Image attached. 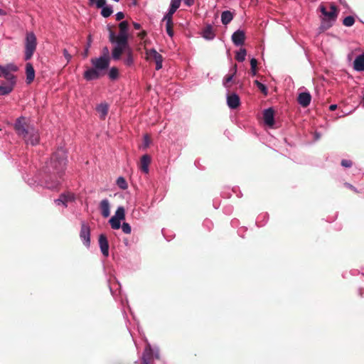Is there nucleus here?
<instances>
[{
    "instance_id": "obj_1",
    "label": "nucleus",
    "mask_w": 364,
    "mask_h": 364,
    "mask_svg": "<svg viewBox=\"0 0 364 364\" xmlns=\"http://www.w3.org/2000/svg\"><path fill=\"white\" fill-rule=\"evenodd\" d=\"M67 165L66 151L59 147L46 162L44 167V176L39 179L38 184L49 190H58L63 181Z\"/></svg>"
},
{
    "instance_id": "obj_2",
    "label": "nucleus",
    "mask_w": 364,
    "mask_h": 364,
    "mask_svg": "<svg viewBox=\"0 0 364 364\" xmlns=\"http://www.w3.org/2000/svg\"><path fill=\"white\" fill-rule=\"evenodd\" d=\"M37 38L33 32H27L24 38V60H30L37 48Z\"/></svg>"
},
{
    "instance_id": "obj_3",
    "label": "nucleus",
    "mask_w": 364,
    "mask_h": 364,
    "mask_svg": "<svg viewBox=\"0 0 364 364\" xmlns=\"http://www.w3.org/2000/svg\"><path fill=\"white\" fill-rule=\"evenodd\" d=\"M319 9L321 14L324 16V18L322 19V27L325 28L331 27L337 17L336 6L331 5L330 11H327L323 5H321Z\"/></svg>"
},
{
    "instance_id": "obj_4",
    "label": "nucleus",
    "mask_w": 364,
    "mask_h": 364,
    "mask_svg": "<svg viewBox=\"0 0 364 364\" xmlns=\"http://www.w3.org/2000/svg\"><path fill=\"white\" fill-rule=\"evenodd\" d=\"M40 135L38 130L31 125H26L24 123V143L32 146L38 144Z\"/></svg>"
},
{
    "instance_id": "obj_5",
    "label": "nucleus",
    "mask_w": 364,
    "mask_h": 364,
    "mask_svg": "<svg viewBox=\"0 0 364 364\" xmlns=\"http://www.w3.org/2000/svg\"><path fill=\"white\" fill-rule=\"evenodd\" d=\"M154 358L159 359V350L158 347L152 348L151 346L148 343L142 354L141 364H150L151 360Z\"/></svg>"
},
{
    "instance_id": "obj_6",
    "label": "nucleus",
    "mask_w": 364,
    "mask_h": 364,
    "mask_svg": "<svg viewBox=\"0 0 364 364\" xmlns=\"http://www.w3.org/2000/svg\"><path fill=\"white\" fill-rule=\"evenodd\" d=\"M90 62L92 66L101 73L102 71L106 70L109 68L110 60L108 55H102L92 58Z\"/></svg>"
},
{
    "instance_id": "obj_7",
    "label": "nucleus",
    "mask_w": 364,
    "mask_h": 364,
    "mask_svg": "<svg viewBox=\"0 0 364 364\" xmlns=\"http://www.w3.org/2000/svg\"><path fill=\"white\" fill-rule=\"evenodd\" d=\"M90 225L86 222L82 221L80 223V238L82 244L87 248L90 247Z\"/></svg>"
},
{
    "instance_id": "obj_8",
    "label": "nucleus",
    "mask_w": 364,
    "mask_h": 364,
    "mask_svg": "<svg viewBox=\"0 0 364 364\" xmlns=\"http://www.w3.org/2000/svg\"><path fill=\"white\" fill-rule=\"evenodd\" d=\"M76 200V196L74 193L67 191L62 193L59 198L54 200V203L56 205H62L64 208L68 207V203L70 202H74Z\"/></svg>"
},
{
    "instance_id": "obj_9",
    "label": "nucleus",
    "mask_w": 364,
    "mask_h": 364,
    "mask_svg": "<svg viewBox=\"0 0 364 364\" xmlns=\"http://www.w3.org/2000/svg\"><path fill=\"white\" fill-rule=\"evenodd\" d=\"M146 55L148 60L154 59L156 63V70H159L162 68L163 57L156 49L151 48L146 50Z\"/></svg>"
},
{
    "instance_id": "obj_10",
    "label": "nucleus",
    "mask_w": 364,
    "mask_h": 364,
    "mask_svg": "<svg viewBox=\"0 0 364 364\" xmlns=\"http://www.w3.org/2000/svg\"><path fill=\"white\" fill-rule=\"evenodd\" d=\"M127 39H128L127 35L118 34L116 36L114 32L110 31V33H109V41L112 43H116L115 46L125 48L127 45Z\"/></svg>"
},
{
    "instance_id": "obj_11",
    "label": "nucleus",
    "mask_w": 364,
    "mask_h": 364,
    "mask_svg": "<svg viewBox=\"0 0 364 364\" xmlns=\"http://www.w3.org/2000/svg\"><path fill=\"white\" fill-rule=\"evenodd\" d=\"M17 69V66L13 63H10L6 65H0V70L1 71V74L6 80H15V77L11 73L16 72Z\"/></svg>"
},
{
    "instance_id": "obj_12",
    "label": "nucleus",
    "mask_w": 364,
    "mask_h": 364,
    "mask_svg": "<svg viewBox=\"0 0 364 364\" xmlns=\"http://www.w3.org/2000/svg\"><path fill=\"white\" fill-rule=\"evenodd\" d=\"M97 8L101 9V15L105 18L110 16L113 13L112 6L107 5L106 0H97Z\"/></svg>"
},
{
    "instance_id": "obj_13",
    "label": "nucleus",
    "mask_w": 364,
    "mask_h": 364,
    "mask_svg": "<svg viewBox=\"0 0 364 364\" xmlns=\"http://www.w3.org/2000/svg\"><path fill=\"white\" fill-rule=\"evenodd\" d=\"M231 39L235 46H242L245 40V33L242 30L238 29L232 33Z\"/></svg>"
},
{
    "instance_id": "obj_14",
    "label": "nucleus",
    "mask_w": 364,
    "mask_h": 364,
    "mask_svg": "<svg viewBox=\"0 0 364 364\" xmlns=\"http://www.w3.org/2000/svg\"><path fill=\"white\" fill-rule=\"evenodd\" d=\"M99 246L102 254L105 257L109 256V242L107 237L104 234H100L99 236Z\"/></svg>"
},
{
    "instance_id": "obj_15",
    "label": "nucleus",
    "mask_w": 364,
    "mask_h": 364,
    "mask_svg": "<svg viewBox=\"0 0 364 364\" xmlns=\"http://www.w3.org/2000/svg\"><path fill=\"white\" fill-rule=\"evenodd\" d=\"M264 122L268 126H273L274 124V111L272 107L264 109Z\"/></svg>"
},
{
    "instance_id": "obj_16",
    "label": "nucleus",
    "mask_w": 364,
    "mask_h": 364,
    "mask_svg": "<svg viewBox=\"0 0 364 364\" xmlns=\"http://www.w3.org/2000/svg\"><path fill=\"white\" fill-rule=\"evenodd\" d=\"M298 103L303 107H306L311 103V96L309 92H302L299 94Z\"/></svg>"
},
{
    "instance_id": "obj_17",
    "label": "nucleus",
    "mask_w": 364,
    "mask_h": 364,
    "mask_svg": "<svg viewBox=\"0 0 364 364\" xmlns=\"http://www.w3.org/2000/svg\"><path fill=\"white\" fill-rule=\"evenodd\" d=\"M101 73L98 72L94 67L88 68L84 73L83 77L87 81L97 80L100 77Z\"/></svg>"
},
{
    "instance_id": "obj_18",
    "label": "nucleus",
    "mask_w": 364,
    "mask_h": 364,
    "mask_svg": "<svg viewBox=\"0 0 364 364\" xmlns=\"http://www.w3.org/2000/svg\"><path fill=\"white\" fill-rule=\"evenodd\" d=\"M240 103L239 96L235 93L227 95V104L230 109H236Z\"/></svg>"
},
{
    "instance_id": "obj_19",
    "label": "nucleus",
    "mask_w": 364,
    "mask_h": 364,
    "mask_svg": "<svg viewBox=\"0 0 364 364\" xmlns=\"http://www.w3.org/2000/svg\"><path fill=\"white\" fill-rule=\"evenodd\" d=\"M27 84H31L35 78V70L31 63H27L25 68Z\"/></svg>"
},
{
    "instance_id": "obj_20",
    "label": "nucleus",
    "mask_w": 364,
    "mask_h": 364,
    "mask_svg": "<svg viewBox=\"0 0 364 364\" xmlns=\"http://www.w3.org/2000/svg\"><path fill=\"white\" fill-rule=\"evenodd\" d=\"M201 35L203 38L208 41L213 40L215 37L213 28L210 24H208L205 26L202 31Z\"/></svg>"
},
{
    "instance_id": "obj_21",
    "label": "nucleus",
    "mask_w": 364,
    "mask_h": 364,
    "mask_svg": "<svg viewBox=\"0 0 364 364\" xmlns=\"http://www.w3.org/2000/svg\"><path fill=\"white\" fill-rule=\"evenodd\" d=\"M101 214L104 218H107L110 214V205L108 199L105 198L100 203Z\"/></svg>"
},
{
    "instance_id": "obj_22",
    "label": "nucleus",
    "mask_w": 364,
    "mask_h": 364,
    "mask_svg": "<svg viewBox=\"0 0 364 364\" xmlns=\"http://www.w3.org/2000/svg\"><path fill=\"white\" fill-rule=\"evenodd\" d=\"M232 73L230 75H227L224 77L223 80V85L228 90H230V85L229 83L232 81V79L234 76L235 75L237 68V65H235L232 66V68L230 70Z\"/></svg>"
},
{
    "instance_id": "obj_23",
    "label": "nucleus",
    "mask_w": 364,
    "mask_h": 364,
    "mask_svg": "<svg viewBox=\"0 0 364 364\" xmlns=\"http://www.w3.org/2000/svg\"><path fill=\"white\" fill-rule=\"evenodd\" d=\"M353 68L356 71H364V53L355 58L353 62Z\"/></svg>"
},
{
    "instance_id": "obj_24",
    "label": "nucleus",
    "mask_w": 364,
    "mask_h": 364,
    "mask_svg": "<svg viewBox=\"0 0 364 364\" xmlns=\"http://www.w3.org/2000/svg\"><path fill=\"white\" fill-rule=\"evenodd\" d=\"M9 81L8 84L0 85V95H6L10 93L13 87L16 82L15 80H7Z\"/></svg>"
},
{
    "instance_id": "obj_25",
    "label": "nucleus",
    "mask_w": 364,
    "mask_h": 364,
    "mask_svg": "<svg viewBox=\"0 0 364 364\" xmlns=\"http://www.w3.org/2000/svg\"><path fill=\"white\" fill-rule=\"evenodd\" d=\"M151 162V159L149 155H143L141 158V170L147 173L149 172V165Z\"/></svg>"
},
{
    "instance_id": "obj_26",
    "label": "nucleus",
    "mask_w": 364,
    "mask_h": 364,
    "mask_svg": "<svg viewBox=\"0 0 364 364\" xmlns=\"http://www.w3.org/2000/svg\"><path fill=\"white\" fill-rule=\"evenodd\" d=\"M233 18V15L230 11H225L221 14V21L224 25L228 24Z\"/></svg>"
},
{
    "instance_id": "obj_27",
    "label": "nucleus",
    "mask_w": 364,
    "mask_h": 364,
    "mask_svg": "<svg viewBox=\"0 0 364 364\" xmlns=\"http://www.w3.org/2000/svg\"><path fill=\"white\" fill-rule=\"evenodd\" d=\"M96 109L100 114V117L105 118L108 112V105L105 103H101L97 107Z\"/></svg>"
},
{
    "instance_id": "obj_28",
    "label": "nucleus",
    "mask_w": 364,
    "mask_h": 364,
    "mask_svg": "<svg viewBox=\"0 0 364 364\" xmlns=\"http://www.w3.org/2000/svg\"><path fill=\"white\" fill-rule=\"evenodd\" d=\"M109 290L114 299L116 301H119L122 306H124V303H128L127 298L126 296L121 295L120 289L119 291V298H118V296L115 294V292L113 291L112 287L111 286H109Z\"/></svg>"
},
{
    "instance_id": "obj_29",
    "label": "nucleus",
    "mask_w": 364,
    "mask_h": 364,
    "mask_svg": "<svg viewBox=\"0 0 364 364\" xmlns=\"http://www.w3.org/2000/svg\"><path fill=\"white\" fill-rule=\"evenodd\" d=\"M268 218L269 215L267 213H265L260 214L256 220V225L258 227H262L264 225L267 221L268 220Z\"/></svg>"
},
{
    "instance_id": "obj_30",
    "label": "nucleus",
    "mask_w": 364,
    "mask_h": 364,
    "mask_svg": "<svg viewBox=\"0 0 364 364\" xmlns=\"http://www.w3.org/2000/svg\"><path fill=\"white\" fill-rule=\"evenodd\" d=\"M124 50L123 48L114 46L112 52V58L115 60H119Z\"/></svg>"
},
{
    "instance_id": "obj_31",
    "label": "nucleus",
    "mask_w": 364,
    "mask_h": 364,
    "mask_svg": "<svg viewBox=\"0 0 364 364\" xmlns=\"http://www.w3.org/2000/svg\"><path fill=\"white\" fill-rule=\"evenodd\" d=\"M109 223L114 230H118L121 227V220L119 218H115L114 216H112L109 220Z\"/></svg>"
},
{
    "instance_id": "obj_32",
    "label": "nucleus",
    "mask_w": 364,
    "mask_h": 364,
    "mask_svg": "<svg viewBox=\"0 0 364 364\" xmlns=\"http://www.w3.org/2000/svg\"><path fill=\"white\" fill-rule=\"evenodd\" d=\"M119 35H127L129 23L127 21H122L119 24Z\"/></svg>"
},
{
    "instance_id": "obj_33",
    "label": "nucleus",
    "mask_w": 364,
    "mask_h": 364,
    "mask_svg": "<svg viewBox=\"0 0 364 364\" xmlns=\"http://www.w3.org/2000/svg\"><path fill=\"white\" fill-rule=\"evenodd\" d=\"M247 51L245 48H240L235 55V59L238 62H243L245 60Z\"/></svg>"
},
{
    "instance_id": "obj_34",
    "label": "nucleus",
    "mask_w": 364,
    "mask_h": 364,
    "mask_svg": "<svg viewBox=\"0 0 364 364\" xmlns=\"http://www.w3.org/2000/svg\"><path fill=\"white\" fill-rule=\"evenodd\" d=\"M115 218H119L121 220H124L125 218V210L124 207L119 206L114 213V215Z\"/></svg>"
},
{
    "instance_id": "obj_35",
    "label": "nucleus",
    "mask_w": 364,
    "mask_h": 364,
    "mask_svg": "<svg viewBox=\"0 0 364 364\" xmlns=\"http://www.w3.org/2000/svg\"><path fill=\"white\" fill-rule=\"evenodd\" d=\"M116 183L122 190H126L128 187L126 180L122 176L117 178Z\"/></svg>"
},
{
    "instance_id": "obj_36",
    "label": "nucleus",
    "mask_w": 364,
    "mask_h": 364,
    "mask_svg": "<svg viewBox=\"0 0 364 364\" xmlns=\"http://www.w3.org/2000/svg\"><path fill=\"white\" fill-rule=\"evenodd\" d=\"M23 119V117L21 116L19 117L18 119H17V121L15 124V129L17 132V133L19 134V135H21L23 134V124L21 123V120Z\"/></svg>"
},
{
    "instance_id": "obj_37",
    "label": "nucleus",
    "mask_w": 364,
    "mask_h": 364,
    "mask_svg": "<svg viewBox=\"0 0 364 364\" xmlns=\"http://www.w3.org/2000/svg\"><path fill=\"white\" fill-rule=\"evenodd\" d=\"M355 23V18L352 16H348L343 20V24L347 27L352 26Z\"/></svg>"
},
{
    "instance_id": "obj_38",
    "label": "nucleus",
    "mask_w": 364,
    "mask_h": 364,
    "mask_svg": "<svg viewBox=\"0 0 364 364\" xmlns=\"http://www.w3.org/2000/svg\"><path fill=\"white\" fill-rule=\"evenodd\" d=\"M118 75H119V71L117 68L112 67L109 69L108 75L111 80L117 79L118 77Z\"/></svg>"
},
{
    "instance_id": "obj_39",
    "label": "nucleus",
    "mask_w": 364,
    "mask_h": 364,
    "mask_svg": "<svg viewBox=\"0 0 364 364\" xmlns=\"http://www.w3.org/2000/svg\"><path fill=\"white\" fill-rule=\"evenodd\" d=\"M173 21H166V31L170 37L173 36V31L172 29Z\"/></svg>"
},
{
    "instance_id": "obj_40",
    "label": "nucleus",
    "mask_w": 364,
    "mask_h": 364,
    "mask_svg": "<svg viewBox=\"0 0 364 364\" xmlns=\"http://www.w3.org/2000/svg\"><path fill=\"white\" fill-rule=\"evenodd\" d=\"M255 84L257 85V88L262 92L264 93V95H267V87L265 85H264L263 83L260 82L258 80H255Z\"/></svg>"
},
{
    "instance_id": "obj_41",
    "label": "nucleus",
    "mask_w": 364,
    "mask_h": 364,
    "mask_svg": "<svg viewBox=\"0 0 364 364\" xmlns=\"http://www.w3.org/2000/svg\"><path fill=\"white\" fill-rule=\"evenodd\" d=\"M181 0H171L169 8L175 11L179 8Z\"/></svg>"
},
{
    "instance_id": "obj_42",
    "label": "nucleus",
    "mask_w": 364,
    "mask_h": 364,
    "mask_svg": "<svg viewBox=\"0 0 364 364\" xmlns=\"http://www.w3.org/2000/svg\"><path fill=\"white\" fill-rule=\"evenodd\" d=\"M120 228L125 234H130L132 232V228L128 223H123Z\"/></svg>"
},
{
    "instance_id": "obj_43",
    "label": "nucleus",
    "mask_w": 364,
    "mask_h": 364,
    "mask_svg": "<svg viewBox=\"0 0 364 364\" xmlns=\"http://www.w3.org/2000/svg\"><path fill=\"white\" fill-rule=\"evenodd\" d=\"M176 11L171 9L170 8L168 9V12L164 15V18H163V20L164 21H172V16L173 14L175 13Z\"/></svg>"
},
{
    "instance_id": "obj_44",
    "label": "nucleus",
    "mask_w": 364,
    "mask_h": 364,
    "mask_svg": "<svg viewBox=\"0 0 364 364\" xmlns=\"http://www.w3.org/2000/svg\"><path fill=\"white\" fill-rule=\"evenodd\" d=\"M134 63V59L132 53L129 52L127 56V58L124 59V64L127 66H131Z\"/></svg>"
},
{
    "instance_id": "obj_45",
    "label": "nucleus",
    "mask_w": 364,
    "mask_h": 364,
    "mask_svg": "<svg viewBox=\"0 0 364 364\" xmlns=\"http://www.w3.org/2000/svg\"><path fill=\"white\" fill-rule=\"evenodd\" d=\"M150 143H151V141H150L149 136L147 134H145L144 136V139H143V148L146 149L147 147H149L150 145Z\"/></svg>"
},
{
    "instance_id": "obj_46",
    "label": "nucleus",
    "mask_w": 364,
    "mask_h": 364,
    "mask_svg": "<svg viewBox=\"0 0 364 364\" xmlns=\"http://www.w3.org/2000/svg\"><path fill=\"white\" fill-rule=\"evenodd\" d=\"M341 165L343 167L350 168L352 166V162H351V161L348 160V159H343L341 161Z\"/></svg>"
},
{
    "instance_id": "obj_47",
    "label": "nucleus",
    "mask_w": 364,
    "mask_h": 364,
    "mask_svg": "<svg viewBox=\"0 0 364 364\" xmlns=\"http://www.w3.org/2000/svg\"><path fill=\"white\" fill-rule=\"evenodd\" d=\"M63 53L65 58L67 60V63H69L72 59V55L68 53L67 49H64Z\"/></svg>"
},
{
    "instance_id": "obj_48",
    "label": "nucleus",
    "mask_w": 364,
    "mask_h": 364,
    "mask_svg": "<svg viewBox=\"0 0 364 364\" xmlns=\"http://www.w3.org/2000/svg\"><path fill=\"white\" fill-rule=\"evenodd\" d=\"M203 225L206 227L208 230H210L213 228V224L211 220L206 219L203 221Z\"/></svg>"
},
{
    "instance_id": "obj_49",
    "label": "nucleus",
    "mask_w": 364,
    "mask_h": 364,
    "mask_svg": "<svg viewBox=\"0 0 364 364\" xmlns=\"http://www.w3.org/2000/svg\"><path fill=\"white\" fill-rule=\"evenodd\" d=\"M257 60L255 58H252L250 60V66H251V70H255V69H256V68H257Z\"/></svg>"
},
{
    "instance_id": "obj_50",
    "label": "nucleus",
    "mask_w": 364,
    "mask_h": 364,
    "mask_svg": "<svg viewBox=\"0 0 364 364\" xmlns=\"http://www.w3.org/2000/svg\"><path fill=\"white\" fill-rule=\"evenodd\" d=\"M90 47V42H89L87 43L86 48H85V50H84V51L82 53V56H83L84 58L87 57Z\"/></svg>"
},
{
    "instance_id": "obj_51",
    "label": "nucleus",
    "mask_w": 364,
    "mask_h": 364,
    "mask_svg": "<svg viewBox=\"0 0 364 364\" xmlns=\"http://www.w3.org/2000/svg\"><path fill=\"white\" fill-rule=\"evenodd\" d=\"M124 18V14L122 11H119L116 14V20L121 21Z\"/></svg>"
},
{
    "instance_id": "obj_52",
    "label": "nucleus",
    "mask_w": 364,
    "mask_h": 364,
    "mask_svg": "<svg viewBox=\"0 0 364 364\" xmlns=\"http://www.w3.org/2000/svg\"><path fill=\"white\" fill-rule=\"evenodd\" d=\"M195 0H184V3L188 6L193 5Z\"/></svg>"
},
{
    "instance_id": "obj_53",
    "label": "nucleus",
    "mask_w": 364,
    "mask_h": 364,
    "mask_svg": "<svg viewBox=\"0 0 364 364\" xmlns=\"http://www.w3.org/2000/svg\"><path fill=\"white\" fill-rule=\"evenodd\" d=\"M345 186H346L347 188H350V189H351V190L354 191L355 192H357V189H356V188H355L353 185H351V184H350V183H345Z\"/></svg>"
},
{
    "instance_id": "obj_54",
    "label": "nucleus",
    "mask_w": 364,
    "mask_h": 364,
    "mask_svg": "<svg viewBox=\"0 0 364 364\" xmlns=\"http://www.w3.org/2000/svg\"><path fill=\"white\" fill-rule=\"evenodd\" d=\"M133 26H134V29H136V30H139L141 28L140 23H136V22L133 23Z\"/></svg>"
},
{
    "instance_id": "obj_55",
    "label": "nucleus",
    "mask_w": 364,
    "mask_h": 364,
    "mask_svg": "<svg viewBox=\"0 0 364 364\" xmlns=\"http://www.w3.org/2000/svg\"><path fill=\"white\" fill-rule=\"evenodd\" d=\"M321 138V134L319 132H315L314 133V139L316 141L318 140Z\"/></svg>"
},
{
    "instance_id": "obj_56",
    "label": "nucleus",
    "mask_w": 364,
    "mask_h": 364,
    "mask_svg": "<svg viewBox=\"0 0 364 364\" xmlns=\"http://www.w3.org/2000/svg\"><path fill=\"white\" fill-rule=\"evenodd\" d=\"M337 108L336 105H331L329 107L330 110L333 111Z\"/></svg>"
},
{
    "instance_id": "obj_57",
    "label": "nucleus",
    "mask_w": 364,
    "mask_h": 364,
    "mask_svg": "<svg viewBox=\"0 0 364 364\" xmlns=\"http://www.w3.org/2000/svg\"><path fill=\"white\" fill-rule=\"evenodd\" d=\"M103 50H104V53H105L104 55H108V53H109L108 48L107 47H105Z\"/></svg>"
},
{
    "instance_id": "obj_58",
    "label": "nucleus",
    "mask_w": 364,
    "mask_h": 364,
    "mask_svg": "<svg viewBox=\"0 0 364 364\" xmlns=\"http://www.w3.org/2000/svg\"><path fill=\"white\" fill-rule=\"evenodd\" d=\"M251 73H252V75H256V74H257L256 69L251 70Z\"/></svg>"
},
{
    "instance_id": "obj_59",
    "label": "nucleus",
    "mask_w": 364,
    "mask_h": 364,
    "mask_svg": "<svg viewBox=\"0 0 364 364\" xmlns=\"http://www.w3.org/2000/svg\"><path fill=\"white\" fill-rule=\"evenodd\" d=\"M89 1H90V4H93L94 3H95V4L97 5V0H89Z\"/></svg>"
},
{
    "instance_id": "obj_60",
    "label": "nucleus",
    "mask_w": 364,
    "mask_h": 364,
    "mask_svg": "<svg viewBox=\"0 0 364 364\" xmlns=\"http://www.w3.org/2000/svg\"><path fill=\"white\" fill-rule=\"evenodd\" d=\"M90 42V43H92V39H91V36H89L88 37V41H87V43Z\"/></svg>"
},
{
    "instance_id": "obj_61",
    "label": "nucleus",
    "mask_w": 364,
    "mask_h": 364,
    "mask_svg": "<svg viewBox=\"0 0 364 364\" xmlns=\"http://www.w3.org/2000/svg\"><path fill=\"white\" fill-rule=\"evenodd\" d=\"M122 313H123V315H124V317L127 316V314H126L125 311L124 309L122 310Z\"/></svg>"
},
{
    "instance_id": "obj_62",
    "label": "nucleus",
    "mask_w": 364,
    "mask_h": 364,
    "mask_svg": "<svg viewBox=\"0 0 364 364\" xmlns=\"http://www.w3.org/2000/svg\"><path fill=\"white\" fill-rule=\"evenodd\" d=\"M341 3L343 6H347V4H346V2H342V1H341Z\"/></svg>"
},
{
    "instance_id": "obj_63",
    "label": "nucleus",
    "mask_w": 364,
    "mask_h": 364,
    "mask_svg": "<svg viewBox=\"0 0 364 364\" xmlns=\"http://www.w3.org/2000/svg\"><path fill=\"white\" fill-rule=\"evenodd\" d=\"M146 35V32L145 31H143L142 32V36H144Z\"/></svg>"
},
{
    "instance_id": "obj_64",
    "label": "nucleus",
    "mask_w": 364,
    "mask_h": 364,
    "mask_svg": "<svg viewBox=\"0 0 364 364\" xmlns=\"http://www.w3.org/2000/svg\"><path fill=\"white\" fill-rule=\"evenodd\" d=\"M363 107H364V95H363Z\"/></svg>"
}]
</instances>
